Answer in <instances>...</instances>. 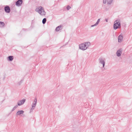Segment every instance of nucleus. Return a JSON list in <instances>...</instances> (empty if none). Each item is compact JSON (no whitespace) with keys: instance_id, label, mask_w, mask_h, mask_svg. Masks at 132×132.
<instances>
[{"instance_id":"nucleus-1","label":"nucleus","mask_w":132,"mask_h":132,"mask_svg":"<svg viewBox=\"0 0 132 132\" xmlns=\"http://www.w3.org/2000/svg\"><path fill=\"white\" fill-rule=\"evenodd\" d=\"M90 45V42H86L79 45V48L83 51H85L86 50Z\"/></svg>"},{"instance_id":"nucleus-2","label":"nucleus","mask_w":132,"mask_h":132,"mask_svg":"<svg viewBox=\"0 0 132 132\" xmlns=\"http://www.w3.org/2000/svg\"><path fill=\"white\" fill-rule=\"evenodd\" d=\"M35 11L42 16H45L46 14L43 7L41 6L37 7Z\"/></svg>"},{"instance_id":"nucleus-3","label":"nucleus","mask_w":132,"mask_h":132,"mask_svg":"<svg viewBox=\"0 0 132 132\" xmlns=\"http://www.w3.org/2000/svg\"><path fill=\"white\" fill-rule=\"evenodd\" d=\"M121 22L120 19L116 20L114 22L113 24V28L116 30L121 28Z\"/></svg>"},{"instance_id":"nucleus-4","label":"nucleus","mask_w":132,"mask_h":132,"mask_svg":"<svg viewBox=\"0 0 132 132\" xmlns=\"http://www.w3.org/2000/svg\"><path fill=\"white\" fill-rule=\"evenodd\" d=\"M99 63L102 65V68L103 69H105L104 67L105 63V59L104 58L101 57L99 59Z\"/></svg>"},{"instance_id":"nucleus-5","label":"nucleus","mask_w":132,"mask_h":132,"mask_svg":"<svg viewBox=\"0 0 132 132\" xmlns=\"http://www.w3.org/2000/svg\"><path fill=\"white\" fill-rule=\"evenodd\" d=\"M26 99L23 98L22 100H19L17 102V104L18 106H21L23 105L25 102Z\"/></svg>"},{"instance_id":"nucleus-6","label":"nucleus","mask_w":132,"mask_h":132,"mask_svg":"<svg viewBox=\"0 0 132 132\" xmlns=\"http://www.w3.org/2000/svg\"><path fill=\"white\" fill-rule=\"evenodd\" d=\"M4 10L5 12L7 13H9L10 12V7L8 5L4 7Z\"/></svg>"},{"instance_id":"nucleus-7","label":"nucleus","mask_w":132,"mask_h":132,"mask_svg":"<svg viewBox=\"0 0 132 132\" xmlns=\"http://www.w3.org/2000/svg\"><path fill=\"white\" fill-rule=\"evenodd\" d=\"M123 35L122 34H121L118 37V42L119 43H121L123 41Z\"/></svg>"},{"instance_id":"nucleus-8","label":"nucleus","mask_w":132,"mask_h":132,"mask_svg":"<svg viewBox=\"0 0 132 132\" xmlns=\"http://www.w3.org/2000/svg\"><path fill=\"white\" fill-rule=\"evenodd\" d=\"M122 48H120L118 50L116 54L117 56L118 57H119L122 54Z\"/></svg>"},{"instance_id":"nucleus-9","label":"nucleus","mask_w":132,"mask_h":132,"mask_svg":"<svg viewBox=\"0 0 132 132\" xmlns=\"http://www.w3.org/2000/svg\"><path fill=\"white\" fill-rule=\"evenodd\" d=\"M22 0H18L16 3V5L17 6H20L22 4Z\"/></svg>"},{"instance_id":"nucleus-10","label":"nucleus","mask_w":132,"mask_h":132,"mask_svg":"<svg viewBox=\"0 0 132 132\" xmlns=\"http://www.w3.org/2000/svg\"><path fill=\"white\" fill-rule=\"evenodd\" d=\"M37 103V100L36 98L34 100V102L33 103L32 105V107L35 108L36 105Z\"/></svg>"},{"instance_id":"nucleus-11","label":"nucleus","mask_w":132,"mask_h":132,"mask_svg":"<svg viewBox=\"0 0 132 132\" xmlns=\"http://www.w3.org/2000/svg\"><path fill=\"white\" fill-rule=\"evenodd\" d=\"M24 111L23 110H19L18 111L16 114V116H19L21 114H23L24 113Z\"/></svg>"},{"instance_id":"nucleus-12","label":"nucleus","mask_w":132,"mask_h":132,"mask_svg":"<svg viewBox=\"0 0 132 132\" xmlns=\"http://www.w3.org/2000/svg\"><path fill=\"white\" fill-rule=\"evenodd\" d=\"M62 28V26L60 25L57 27L56 28L55 30L57 31H58L60 30H61Z\"/></svg>"},{"instance_id":"nucleus-13","label":"nucleus","mask_w":132,"mask_h":132,"mask_svg":"<svg viewBox=\"0 0 132 132\" xmlns=\"http://www.w3.org/2000/svg\"><path fill=\"white\" fill-rule=\"evenodd\" d=\"M100 19H98L97 20V21L96 22V23L92 25L91 26V27H94V26H97V25H98V24L99 22H100Z\"/></svg>"},{"instance_id":"nucleus-14","label":"nucleus","mask_w":132,"mask_h":132,"mask_svg":"<svg viewBox=\"0 0 132 132\" xmlns=\"http://www.w3.org/2000/svg\"><path fill=\"white\" fill-rule=\"evenodd\" d=\"M9 60L11 61L13 60V57L12 56H10L8 57Z\"/></svg>"},{"instance_id":"nucleus-15","label":"nucleus","mask_w":132,"mask_h":132,"mask_svg":"<svg viewBox=\"0 0 132 132\" xmlns=\"http://www.w3.org/2000/svg\"><path fill=\"white\" fill-rule=\"evenodd\" d=\"M5 24L4 22L0 21V27H2L4 26Z\"/></svg>"},{"instance_id":"nucleus-16","label":"nucleus","mask_w":132,"mask_h":132,"mask_svg":"<svg viewBox=\"0 0 132 132\" xmlns=\"http://www.w3.org/2000/svg\"><path fill=\"white\" fill-rule=\"evenodd\" d=\"M18 105H16L12 109V111H14V110H15L18 107Z\"/></svg>"},{"instance_id":"nucleus-17","label":"nucleus","mask_w":132,"mask_h":132,"mask_svg":"<svg viewBox=\"0 0 132 132\" xmlns=\"http://www.w3.org/2000/svg\"><path fill=\"white\" fill-rule=\"evenodd\" d=\"M113 0H107V3L108 4H111Z\"/></svg>"},{"instance_id":"nucleus-18","label":"nucleus","mask_w":132,"mask_h":132,"mask_svg":"<svg viewBox=\"0 0 132 132\" xmlns=\"http://www.w3.org/2000/svg\"><path fill=\"white\" fill-rule=\"evenodd\" d=\"M46 18H44L42 20V23L43 24H45L46 22Z\"/></svg>"},{"instance_id":"nucleus-19","label":"nucleus","mask_w":132,"mask_h":132,"mask_svg":"<svg viewBox=\"0 0 132 132\" xmlns=\"http://www.w3.org/2000/svg\"><path fill=\"white\" fill-rule=\"evenodd\" d=\"M34 108L32 107V108H31L30 110V113H31V112H32Z\"/></svg>"},{"instance_id":"nucleus-20","label":"nucleus","mask_w":132,"mask_h":132,"mask_svg":"<svg viewBox=\"0 0 132 132\" xmlns=\"http://www.w3.org/2000/svg\"><path fill=\"white\" fill-rule=\"evenodd\" d=\"M71 8V7L69 5L67 6V9L68 10H69Z\"/></svg>"},{"instance_id":"nucleus-21","label":"nucleus","mask_w":132,"mask_h":132,"mask_svg":"<svg viewBox=\"0 0 132 132\" xmlns=\"http://www.w3.org/2000/svg\"><path fill=\"white\" fill-rule=\"evenodd\" d=\"M106 0H103V3L104 4H106Z\"/></svg>"},{"instance_id":"nucleus-22","label":"nucleus","mask_w":132,"mask_h":132,"mask_svg":"<svg viewBox=\"0 0 132 132\" xmlns=\"http://www.w3.org/2000/svg\"><path fill=\"white\" fill-rule=\"evenodd\" d=\"M105 20L106 22H108V19H105Z\"/></svg>"},{"instance_id":"nucleus-23","label":"nucleus","mask_w":132,"mask_h":132,"mask_svg":"<svg viewBox=\"0 0 132 132\" xmlns=\"http://www.w3.org/2000/svg\"><path fill=\"white\" fill-rule=\"evenodd\" d=\"M5 76H4L3 78V80H5Z\"/></svg>"}]
</instances>
